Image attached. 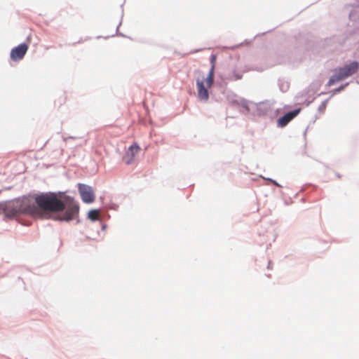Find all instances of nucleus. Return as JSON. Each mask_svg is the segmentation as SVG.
Returning <instances> with one entry per match:
<instances>
[{
	"label": "nucleus",
	"mask_w": 359,
	"mask_h": 359,
	"mask_svg": "<svg viewBox=\"0 0 359 359\" xmlns=\"http://www.w3.org/2000/svg\"><path fill=\"white\" fill-rule=\"evenodd\" d=\"M36 205L27 199H16L0 203V211L8 217L17 216L20 213L33 217L47 218L49 212H58L65 210L58 216V219L69 221L76 218L79 212V206L69 196L58 198L54 194L38 196L35 198Z\"/></svg>",
	"instance_id": "nucleus-1"
},
{
	"label": "nucleus",
	"mask_w": 359,
	"mask_h": 359,
	"mask_svg": "<svg viewBox=\"0 0 359 359\" xmlns=\"http://www.w3.org/2000/svg\"><path fill=\"white\" fill-rule=\"evenodd\" d=\"M214 82V65L209 71L208 76L204 79H197L196 81L197 95L201 101L206 102L209 99L208 89H210Z\"/></svg>",
	"instance_id": "nucleus-2"
},
{
	"label": "nucleus",
	"mask_w": 359,
	"mask_h": 359,
	"mask_svg": "<svg viewBox=\"0 0 359 359\" xmlns=\"http://www.w3.org/2000/svg\"><path fill=\"white\" fill-rule=\"evenodd\" d=\"M359 63L353 61L351 63L335 69L334 73L327 82V86H331L335 82L346 79L358 72Z\"/></svg>",
	"instance_id": "nucleus-3"
},
{
	"label": "nucleus",
	"mask_w": 359,
	"mask_h": 359,
	"mask_svg": "<svg viewBox=\"0 0 359 359\" xmlns=\"http://www.w3.org/2000/svg\"><path fill=\"white\" fill-rule=\"evenodd\" d=\"M78 188L84 203H91L95 201V194L91 187L83 184H79Z\"/></svg>",
	"instance_id": "nucleus-4"
},
{
	"label": "nucleus",
	"mask_w": 359,
	"mask_h": 359,
	"mask_svg": "<svg viewBox=\"0 0 359 359\" xmlns=\"http://www.w3.org/2000/svg\"><path fill=\"white\" fill-rule=\"evenodd\" d=\"M28 50V45L26 43H20L18 46L13 48L11 51V58L13 61L22 60Z\"/></svg>",
	"instance_id": "nucleus-5"
},
{
	"label": "nucleus",
	"mask_w": 359,
	"mask_h": 359,
	"mask_svg": "<svg viewBox=\"0 0 359 359\" xmlns=\"http://www.w3.org/2000/svg\"><path fill=\"white\" fill-rule=\"evenodd\" d=\"M140 150V147L138 144L135 143L131 145L123 158V161L128 165L132 163L135 156L139 153Z\"/></svg>",
	"instance_id": "nucleus-6"
},
{
	"label": "nucleus",
	"mask_w": 359,
	"mask_h": 359,
	"mask_svg": "<svg viewBox=\"0 0 359 359\" xmlns=\"http://www.w3.org/2000/svg\"><path fill=\"white\" fill-rule=\"evenodd\" d=\"M300 111V109H295L285 114L278 120V126L280 127H285L290 121H292Z\"/></svg>",
	"instance_id": "nucleus-7"
},
{
	"label": "nucleus",
	"mask_w": 359,
	"mask_h": 359,
	"mask_svg": "<svg viewBox=\"0 0 359 359\" xmlns=\"http://www.w3.org/2000/svg\"><path fill=\"white\" fill-rule=\"evenodd\" d=\"M88 218L90 219H91L93 221H95V220L98 219L99 216H100V212L97 210H92L88 212Z\"/></svg>",
	"instance_id": "nucleus-8"
},
{
	"label": "nucleus",
	"mask_w": 359,
	"mask_h": 359,
	"mask_svg": "<svg viewBox=\"0 0 359 359\" xmlns=\"http://www.w3.org/2000/svg\"><path fill=\"white\" fill-rule=\"evenodd\" d=\"M243 77L242 74L237 72H233V74H232V76L231 77V80H234V81H237V80H240Z\"/></svg>",
	"instance_id": "nucleus-9"
},
{
	"label": "nucleus",
	"mask_w": 359,
	"mask_h": 359,
	"mask_svg": "<svg viewBox=\"0 0 359 359\" xmlns=\"http://www.w3.org/2000/svg\"><path fill=\"white\" fill-rule=\"evenodd\" d=\"M215 55H212L211 57V63H212V66L214 65L215 66Z\"/></svg>",
	"instance_id": "nucleus-10"
},
{
	"label": "nucleus",
	"mask_w": 359,
	"mask_h": 359,
	"mask_svg": "<svg viewBox=\"0 0 359 359\" xmlns=\"http://www.w3.org/2000/svg\"><path fill=\"white\" fill-rule=\"evenodd\" d=\"M344 87H345V86H341L340 88H339L337 90V92L341 91V90H343V89L344 88Z\"/></svg>",
	"instance_id": "nucleus-11"
}]
</instances>
